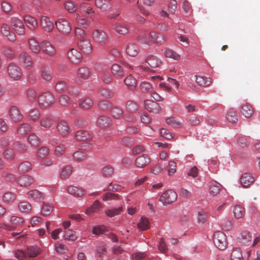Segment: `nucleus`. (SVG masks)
<instances>
[{
    "label": "nucleus",
    "mask_w": 260,
    "mask_h": 260,
    "mask_svg": "<svg viewBox=\"0 0 260 260\" xmlns=\"http://www.w3.org/2000/svg\"><path fill=\"white\" fill-rule=\"evenodd\" d=\"M38 102L41 107L46 108L51 106L54 103L55 98L51 92H46L38 96Z\"/></svg>",
    "instance_id": "1"
},
{
    "label": "nucleus",
    "mask_w": 260,
    "mask_h": 260,
    "mask_svg": "<svg viewBox=\"0 0 260 260\" xmlns=\"http://www.w3.org/2000/svg\"><path fill=\"white\" fill-rule=\"evenodd\" d=\"M213 242L219 249H225L228 244L225 235L220 231L215 232L213 235Z\"/></svg>",
    "instance_id": "2"
},
{
    "label": "nucleus",
    "mask_w": 260,
    "mask_h": 260,
    "mask_svg": "<svg viewBox=\"0 0 260 260\" xmlns=\"http://www.w3.org/2000/svg\"><path fill=\"white\" fill-rule=\"evenodd\" d=\"M55 24L57 29L61 34L68 35L71 31V24L66 19L59 18L55 21Z\"/></svg>",
    "instance_id": "3"
},
{
    "label": "nucleus",
    "mask_w": 260,
    "mask_h": 260,
    "mask_svg": "<svg viewBox=\"0 0 260 260\" xmlns=\"http://www.w3.org/2000/svg\"><path fill=\"white\" fill-rule=\"evenodd\" d=\"M10 224L7 223H3L4 229L8 231H13L17 227L23 224L24 219L19 216H12L10 219Z\"/></svg>",
    "instance_id": "4"
},
{
    "label": "nucleus",
    "mask_w": 260,
    "mask_h": 260,
    "mask_svg": "<svg viewBox=\"0 0 260 260\" xmlns=\"http://www.w3.org/2000/svg\"><path fill=\"white\" fill-rule=\"evenodd\" d=\"M7 71L9 77L14 80H19L22 75L21 69L14 63H11L8 66Z\"/></svg>",
    "instance_id": "5"
},
{
    "label": "nucleus",
    "mask_w": 260,
    "mask_h": 260,
    "mask_svg": "<svg viewBox=\"0 0 260 260\" xmlns=\"http://www.w3.org/2000/svg\"><path fill=\"white\" fill-rule=\"evenodd\" d=\"M177 198V193L172 190H168L160 196L159 201L164 205H167L175 202Z\"/></svg>",
    "instance_id": "6"
},
{
    "label": "nucleus",
    "mask_w": 260,
    "mask_h": 260,
    "mask_svg": "<svg viewBox=\"0 0 260 260\" xmlns=\"http://www.w3.org/2000/svg\"><path fill=\"white\" fill-rule=\"evenodd\" d=\"M10 23L17 34L23 35L25 34L24 25L20 19L15 17H12Z\"/></svg>",
    "instance_id": "7"
},
{
    "label": "nucleus",
    "mask_w": 260,
    "mask_h": 260,
    "mask_svg": "<svg viewBox=\"0 0 260 260\" xmlns=\"http://www.w3.org/2000/svg\"><path fill=\"white\" fill-rule=\"evenodd\" d=\"M9 116L10 120L14 123L21 121L23 117L20 110L16 106H12L10 108Z\"/></svg>",
    "instance_id": "8"
},
{
    "label": "nucleus",
    "mask_w": 260,
    "mask_h": 260,
    "mask_svg": "<svg viewBox=\"0 0 260 260\" xmlns=\"http://www.w3.org/2000/svg\"><path fill=\"white\" fill-rule=\"evenodd\" d=\"M56 128L59 134L62 137L67 136L71 132L69 123L64 120H61L57 123Z\"/></svg>",
    "instance_id": "9"
},
{
    "label": "nucleus",
    "mask_w": 260,
    "mask_h": 260,
    "mask_svg": "<svg viewBox=\"0 0 260 260\" xmlns=\"http://www.w3.org/2000/svg\"><path fill=\"white\" fill-rule=\"evenodd\" d=\"M93 39L101 44H105L108 38L106 33L101 29H95L92 32Z\"/></svg>",
    "instance_id": "10"
},
{
    "label": "nucleus",
    "mask_w": 260,
    "mask_h": 260,
    "mask_svg": "<svg viewBox=\"0 0 260 260\" xmlns=\"http://www.w3.org/2000/svg\"><path fill=\"white\" fill-rule=\"evenodd\" d=\"M18 61L26 67H30L32 65V60L30 55L26 52L21 51L18 56Z\"/></svg>",
    "instance_id": "11"
},
{
    "label": "nucleus",
    "mask_w": 260,
    "mask_h": 260,
    "mask_svg": "<svg viewBox=\"0 0 260 260\" xmlns=\"http://www.w3.org/2000/svg\"><path fill=\"white\" fill-rule=\"evenodd\" d=\"M1 34L7 37V38L11 41H14L16 40L15 34L11 30L10 26L5 23H3L1 25Z\"/></svg>",
    "instance_id": "12"
},
{
    "label": "nucleus",
    "mask_w": 260,
    "mask_h": 260,
    "mask_svg": "<svg viewBox=\"0 0 260 260\" xmlns=\"http://www.w3.org/2000/svg\"><path fill=\"white\" fill-rule=\"evenodd\" d=\"M40 21L41 27L45 31L50 32L53 30L54 23L48 17L42 16L40 18Z\"/></svg>",
    "instance_id": "13"
},
{
    "label": "nucleus",
    "mask_w": 260,
    "mask_h": 260,
    "mask_svg": "<svg viewBox=\"0 0 260 260\" xmlns=\"http://www.w3.org/2000/svg\"><path fill=\"white\" fill-rule=\"evenodd\" d=\"M78 45L80 50L84 53L89 54L92 52V45L88 39L84 38L81 39L79 41Z\"/></svg>",
    "instance_id": "14"
},
{
    "label": "nucleus",
    "mask_w": 260,
    "mask_h": 260,
    "mask_svg": "<svg viewBox=\"0 0 260 260\" xmlns=\"http://www.w3.org/2000/svg\"><path fill=\"white\" fill-rule=\"evenodd\" d=\"M68 56L70 60L75 64L79 63L82 58L80 52L74 48H72L69 51Z\"/></svg>",
    "instance_id": "15"
},
{
    "label": "nucleus",
    "mask_w": 260,
    "mask_h": 260,
    "mask_svg": "<svg viewBox=\"0 0 260 260\" xmlns=\"http://www.w3.org/2000/svg\"><path fill=\"white\" fill-rule=\"evenodd\" d=\"M42 47L43 52L47 55L52 56L56 54V49L54 46L48 41H43Z\"/></svg>",
    "instance_id": "16"
},
{
    "label": "nucleus",
    "mask_w": 260,
    "mask_h": 260,
    "mask_svg": "<svg viewBox=\"0 0 260 260\" xmlns=\"http://www.w3.org/2000/svg\"><path fill=\"white\" fill-rule=\"evenodd\" d=\"M144 107L148 111L153 113H158L161 111V107L159 104L151 100L145 101Z\"/></svg>",
    "instance_id": "17"
},
{
    "label": "nucleus",
    "mask_w": 260,
    "mask_h": 260,
    "mask_svg": "<svg viewBox=\"0 0 260 260\" xmlns=\"http://www.w3.org/2000/svg\"><path fill=\"white\" fill-rule=\"evenodd\" d=\"M114 30L118 34L124 35L128 32L129 27L127 24L122 22H116L113 25Z\"/></svg>",
    "instance_id": "18"
},
{
    "label": "nucleus",
    "mask_w": 260,
    "mask_h": 260,
    "mask_svg": "<svg viewBox=\"0 0 260 260\" xmlns=\"http://www.w3.org/2000/svg\"><path fill=\"white\" fill-rule=\"evenodd\" d=\"M24 21L28 28L31 30H35L38 27L37 20L29 15H25L23 16Z\"/></svg>",
    "instance_id": "19"
},
{
    "label": "nucleus",
    "mask_w": 260,
    "mask_h": 260,
    "mask_svg": "<svg viewBox=\"0 0 260 260\" xmlns=\"http://www.w3.org/2000/svg\"><path fill=\"white\" fill-rule=\"evenodd\" d=\"M253 109L252 106L247 103H243L241 106L240 112L245 117H250L253 114Z\"/></svg>",
    "instance_id": "20"
},
{
    "label": "nucleus",
    "mask_w": 260,
    "mask_h": 260,
    "mask_svg": "<svg viewBox=\"0 0 260 260\" xmlns=\"http://www.w3.org/2000/svg\"><path fill=\"white\" fill-rule=\"evenodd\" d=\"M32 129L31 126L27 123H23L19 124L16 129L17 134L23 136L30 132Z\"/></svg>",
    "instance_id": "21"
},
{
    "label": "nucleus",
    "mask_w": 260,
    "mask_h": 260,
    "mask_svg": "<svg viewBox=\"0 0 260 260\" xmlns=\"http://www.w3.org/2000/svg\"><path fill=\"white\" fill-rule=\"evenodd\" d=\"M145 62L153 68H158L161 64V61L157 56L153 55H148L146 57Z\"/></svg>",
    "instance_id": "22"
},
{
    "label": "nucleus",
    "mask_w": 260,
    "mask_h": 260,
    "mask_svg": "<svg viewBox=\"0 0 260 260\" xmlns=\"http://www.w3.org/2000/svg\"><path fill=\"white\" fill-rule=\"evenodd\" d=\"M125 51L127 55L131 57H135L139 53V47L135 43L130 42L127 44Z\"/></svg>",
    "instance_id": "23"
},
{
    "label": "nucleus",
    "mask_w": 260,
    "mask_h": 260,
    "mask_svg": "<svg viewBox=\"0 0 260 260\" xmlns=\"http://www.w3.org/2000/svg\"><path fill=\"white\" fill-rule=\"evenodd\" d=\"M111 71L113 76L118 79H122L124 75L122 68L116 63L112 66Z\"/></svg>",
    "instance_id": "24"
},
{
    "label": "nucleus",
    "mask_w": 260,
    "mask_h": 260,
    "mask_svg": "<svg viewBox=\"0 0 260 260\" xmlns=\"http://www.w3.org/2000/svg\"><path fill=\"white\" fill-rule=\"evenodd\" d=\"M26 197L37 202H40L44 199L43 193L37 189H33L28 191L26 193Z\"/></svg>",
    "instance_id": "25"
},
{
    "label": "nucleus",
    "mask_w": 260,
    "mask_h": 260,
    "mask_svg": "<svg viewBox=\"0 0 260 260\" xmlns=\"http://www.w3.org/2000/svg\"><path fill=\"white\" fill-rule=\"evenodd\" d=\"M150 158L146 154L138 157L135 160V165L138 168H142L146 166L150 162Z\"/></svg>",
    "instance_id": "26"
},
{
    "label": "nucleus",
    "mask_w": 260,
    "mask_h": 260,
    "mask_svg": "<svg viewBox=\"0 0 260 260\" xmlns=\"http://www.w3.org/2000/svg\"><path fill=\"white\" fill-rule=\"evenodd\" d=\"M28 44L29 49L31 51L36 54L40 52L41 47L39 42L34 38H30L28 40Z\"/></svg>",
    "instance_id": "27"
},
{
    "label": "nucleus",
    "mask_w": 260,
    "mask_h": 260,
    "mask_svg": "<svg viewBox=\"0 0 260 260\" xmlns=\"http://www.w3.org/2000/svg\"><path fill=\"white\" fill-rule=\"evenodd\" d=\"M25 251L27 257H35L40 253L41 249L37 245H32L27 247Z\"/></svg>",
    "instance_id": "28"
},
{
    "label": "nucleus",
    "mask_w": 260,
    "mask_h": 260,
    "mask_svg": "<svg viewBox=\"0 0 260 260\" xmlns=\"http://www.w3.org/2000/svg\"><path fill=\"white\" fill-rule=\"evenodd\" d=\"M17 182L21 186L26 187L33 183L34 179L29 175H24L18 178Z\"/></svg>",
    "instance_id": "29"
},
{
    "label": "nucleus",
    "mask_w": 260,
    "mask_h": 260,
    "mask_svg": "<svg viewBox=\"0 0 260 260\" xmlns=\"http://www.w3.org/2000/svg\"><path fill=\"white\" fill-rule=\"evenodd\" d=\"M75 138L78 141H87L91 139V136L87 131L80 130L76 132Z\"/></svg>",
    "instance_id": "30"
},
{
    "label": "nucleus",
    "mask_w": 260,
    "mask_h": 260,
    "mask_svg": "<svg viewBox=\"0 0 260 260\" xmlns=\"http://www.w3.org/2000/svg\"><path fill=\"white\" fill-rule=\"evenodd\" d=\"M112 0H95V6L103 11H107L111 8V2Z\"/></svg>",
    "instance_id": "31"
},
{
    "label": "nucleus",
    "mask_w": 260,
    "mask_h": 260,
    "mask_svg": "<svg viewBox=\"0 0 260 260\" xmlns=\"http://www.w3.org/2000/svg\"><path fill=\"white\" fill-rule=\"evenodd\" d=\"M254 181V178L248 173H244L240 178V182L244 187L249 186Z\"/></svg>",
    "instance_id": "32"
},
{
    "label": "nucleus",
    "mask_w": 260,
    "mask_h": 260,
    "mask_svg": "<svg viewBox=\"0 0 260 260\" xmlns=\"http://www.w3.org/2000/svg\"><path fill=\"white\" fill-rule=\"evenodd\" d=\"M221 185L215 181L210 182L209 184V193L212 196H215L218 194L221 190Z\"/></svg>",
    "instance_id": "33"
},
{
    "label": "nucleus",
    "mask_w": 260,
    "mask_h": 260,
    "mask_svg": "<svg viewBox=\"0 0 260 260\" xmlns=\"http://www.w3.org/2000/svg\"><path fill=\"white\" fill-rule=\"evenodd\" d=\"M68 192L76 197H81L85 194V191L76 186H70L67 188Z\"/></svg>",
    "instance_id": "34"
},
{
    "label": "nucleus",
    "mask_w": 260,
    "mask_h": 260,
    "mask_svg": "<svg viewBox=\"0 0 260 260\" xmlns=\"http://www.w3.org/2000/svg\"><path fill=\"white\" fill-rule=\"evenodd\" d=\"M138 42L142 44L150 45L152 44V31L140 35L138 37Z\"/></svg>",
    "instance_id": "35"
},
{
    "label": "nucleus",
    "mask_w": 260,
    "mask_h": 260,
    "mask_svg": "<svg viewBox=\"0 0 260 260\" xmlns=\"http://www.w3.org/2000/svg\"><path fill=\"white\" fill-rule=\"evenodd\" d=\"M164 54L165 57L170 58L176 60H179L181 57L180 55L174 50L169 48H166L164 49Z\"/></svg>",
    "instance_id": "36"
},
{
    "label": "nucleus",
    "mask_w": 260,
    "mask_h": 260,
    "mask_svg": "<svg viewBox=\"0 0 260 260\" xmlns=\"http://www.w3.org/2000/svg\"><path fill=\"white\" fill-rule=\"evenodd\" d=\"M124 82L127 88L133 90L137 86V80L131 75H128L124 80Z\"/></svg>",
    "instance_id": "37"
},
{
    "label": "nucleus",
    "mask_w": 260,
    "mask_h": 260,
    "mask_svg": "<svg viewBox=\"0 0 260 260\" xmlns=\"http://www.w3.org/2000/svg\"><path fill=\"white\" fill-rule=\"evenodd\" d=\"M111 123V119L106 116H100L96 121V124L98 126L104 127L109 126Z\"/></svg>",
    "instance_id": "38"
},
{
    "label": "nucleus",
    "mask_w": 260,
    "mask_h": 260,
    "mask_svg": "<svg viewBox=\"0 0 260 260\" xmlns=\"http://www.w3.org/2000/svg\"><path fill=\"white\" fill-rule=\"evenodd\" d=\"M252 238V235L248 231L242 232L238 238L239 242L243 244L251 241Z\"/></svg>",
    "instance_id": "39"
},
{
    "label": "nucleus",
    "mask_w": 260,
    "mask_h": 260,
    "mask_svg": "<svg viewBox=\"0 0 260 260\" xmlns=\"http://www.w3.org/2000/svg\"><path fill=\"white\" fill-rule=\"evenodd\" d=\"M53 206L52 204L44 202L41 210V214L43 216L49 215L53 211Z\"/></svg>",
    "instance_id": "40"
},
{
    "label": "nucleus",
    "mask_w": 260,
    "mask_h": 260,
    "mask_svg": "<svg viewBox=\"0 0 260 260\" xmlns=\"http://www.w3.org/2000/svg\"><path fill=\"white\" fill-rule=\"evenodd\" d=\"M15 199V194L13 192L10 191L5 192L2 197V200L3 202L7 205L11 204L14 202Z\"/></svg>",
    "instance_id": "41"
},
{
    "label": "nucleus",
    "mask_w": 260,
    "mask_h": 260,
    "mask_svg": "<svg viewBox=\"0 0 260 260\" xmlns=\"http://www.w3.org/2000/svg\"><path fill=\"white\" fill-rule=\"evenodd\" d=\"M196 81L198 85L205 87L209 86L212 83L211 78L200 76H196Z\"/></svg>",
    "instance_id": "42"
},
{
    "label": "nucleus",
    "mask_w": 260,
    "mask_h": 260,
    "mask_svg": "<svg viewBox=\"0 0 260 260\" xmlns=\"http://www.w3.org/2000/svg\"><path fill=\"white\" fill-rule=\"evenodd\" d=\"M41 77L46 81H50L52 79V74L49 67H43L41 70Z\"/></svg>",
    "instance_id": "43"
},
{
    "label": "nucleus",
    "mask_w": 260,
    "mask_h": 260,
    "mask_svg": "<svg viewBox=\"0 0 260 260\" xmlns=\"http://www.w3.org/2000/svg\"><path fill=\"white\" fill-rule=\"evenodd\" d=\"M64 9L69 13H74L78 9L77 4L72 1H67L64 2Z\"/></svg>",
    "instance_id": "44"
},
{
    "label": "nucleus",
    "mask_w": 260,
    "mask_h": 260,
    "mask_svg": "<svg viewBox=\"0 0 260 260\" xmlns=\"http://www.w3.org/2000/svg\"><path fill=\"white\" fill-rule=\"evenodd\" d=\"M27 142L31 147L35 148L40 145V138L34 133H31L29 135Z\"/></svg>",
    "instance_id": "45"
},
{
    "label": "nucleus",
    "mask_w": 260,
    "mask_h": 260,
    "mask_svg": "<svg viewBox=\"0 0 260 260\" xmlns=\"http://www.w3.org/2000/svg\"><path fill=\"white\" fill-rule=\"evenodd\" d=\"M138 229L140 231H145L150 228V222L148 218L142 217L137 224Z\"/></svg>",
    "instance_id": "46"
},
{
    "label": "nucleus",
    "mask_w": 260,
    "mask_h": 260,
    "mask_svg": "<svg viewBox=\"0 0 260 260\" xmlns=\"http://www.w3.org/2000/svg\"><path fill=\"white\" fill-rule=\"evenodd\" d=\"M19 210L24 213H29L31 210V205L27 201H21L18 205Z\"/></svg>",
    "instance_id": "47"
},
{
    "label": "nucleus",
    "mask_w": 260,
    "mask_h": 260,
    "mask_svg": "<svg viewBox=\"0 0 260 260\" xmlns=\"http://www.w3.org/2000/svg\"><path fill=\"white\" fill-rule=\"evenodd\" d=\"M101 208H102V205L98 200H96L90 207L86 209V213L88 215H90L92 213L97 212Z\"/></svg>",
    "instance_id": "48"
},
{
    "label": "nucleus",
    "mask_w": 260,
    "mask_h": 260,
    "mask_svg": "<svg viewBox=\"0 0 260 260\" xmlns=\"http://www.w3.org/2000/svg\"><path fill=\"white\" fill-rule=\"evenodd\" d=\"M39 123L41 127L48 129L52 126L53 120L51 117L46 116L41 118Z\"/></svg>",
    "instance_id": "49"
},
{
    "label": "nucleus",
    "mask_w": 260,
    "mask_h": 260,
    "mask_svg": "<svg viewBox=\"0 0 260 260\" xmlns=\"http://www.w3.org/2000/svg\"><path fill=\"white\" fill-rule=\"evenodd\" d=\"M91 74L90 69L87 67H82L80 68L77 72V75L79 77L82 79H87Z\"/></svg>",
    "instance_id": "50"
},
{
    "label": "nucleus",
    "mask_w": 260,
    "mask_h": 260,
    "mask_svg": "<svg viewBox=\"0 0 260 260\" xmlns=\"http://www.w3.org/2000/svg\"><path fill=\"white\" fill-rule=\"evenodd\" d=\"M93 102L89 98H83L79 102V106L84 109H89L92 106Z\"/></svg>",
    "instance_id": "51"
},
{
    "label": "nucleus",
    "mask_w": 260,
    "mask_h": 260,
    "mask_svg": "<svg viewBox=\"0 0 260 260\" xmlns=\"http://www.w3.org/2000/svg\"><path fill=\"white\" fill-rule=\"evenodd\" d=\"M73 159L78 162H83L87 159L86 154L82 151H77L73 155Z\"/></svg>",
    "instance_id": "52"
},
{
    "label": "nucleus",
    "mask_w": 260,
    "mask_h": 260,
    "mask_svg": "<svg viewBox=\"0 0 260 260\" xmlns=\"http://www.w3.org/2000/svg\"><path fill=\"white\" fill-rule=\"evenodd\" d=\"M168 175L171 176L174 175L177 171V164L174 160H170L166 167Z\"/></svg>",
    "instance_id": "53"
},
{
    "label": "nucleus",
    "mask_w": 260,
    "mask_h": 260,
    "mask_svg": "<svg viewBox=\"0 0 260 260\" xmlns=\"http://www.w3.org/2000/svg\"><path fill=\"white\" fill-rule=\"evenodd\" d=\"M55 89L58 92H63L68 91L69 86L65 81H59L55 84Z\"/></svg>",
    "instance_id": "54"
},
{
    "label": "nucleus",
    "mask_w": 260,
    "mask_h": 260,
    "mask_svg": "<svg viewBox=\"0 0 260 260\" xmlns=\"http://www.w3.org/2000/svg\"><path fill=\"white\" fill-rule=\"evenodd\" d=\"M233 213L236 218H241L245 214V210L241 205H236L234 208Z\"/></svg>",
    "instance_id": "55"
},
{
    "label": "nucleus",
    "mask_w": 260,
    "mask_h": 260,
    "mask_svg": "<svg viewBox=\"0 0 260 260\" xmlns=\"http://www.w3.org/2000/svg\"><path fill=\"white\" fill-rule=\"evenodd\" d=\"M1 9L2 11L8 14H12L14 12L12 10L11 4L6 1H3L1 4Z\"/></svg>",
    "instance_id": "56"
},
{
    "label": "nucleus",
    "mask_w": 260,
    "mask_h": 260,
    "mask_svg": "<svg viewBox=\"0 0 260 260\" xmlns=\"http://www.w3.org/2000/svg\"><path fill=\"white\" fill-rule=\"evenodd\" d=\"M226 119L232 123H235L238 121V116L234 109H231L228 111Z\"/></svg>",
    "instance_id": "57"
},
{
    "label": "nucleus",
    "mask_w": 260,
    "mask_h": 260,
    "mask_svg": "<svg viewBox=\"0 0 260 260\" xmlns=\"http://www.w3.org/2000/svg\"><path fill=\"white\" fill-rule=\"evenodd\" d=\"M122 210V206L118 208H114L111 209H107L105 211V214L110 217H114L119 214Z\"/></svg>",
    "instance_id": "58"
},
{
    "label": "nucleus",
    "mask_w": 260,
    "mask_h": 260,
    "mask_svg": "<svg viewBox=\"0 0 260 260\" xmlns=\"http://www.w3.org/2000/svg\"><path fill=\"white\" fill-rule=\"evenodd\" d=\"M40 111L37 108H34L29 112L28 118L30 120L35 122L40 118Z\"/></svg>",
    "instance_id": "59"
},
{
    "label": "nucleus",
    "mask_w": 260,
    "mask_h": 260,
    "mask_svg": "<svg viewBox=\"0 0 260 260\" xmlns=\"http://www.w3.org/2000/svg\"><path fill=\"white\" fill-rule=\"evenodd\" d=\"M72 172V167L69 165L66 166L61 169L60 176L62 179H66L70 176Z\"/></svg>",
    "instance_id": "60"
},
{
    "label": "nucleus",
    "mask_w": 260,
    "mask_h": 260,
    "mask_svg": "<svg viewBox=\"0 0 260 260\" xmlns=\"http://www.w3.org/2000/svg\"><path fill=\"white\" fill-rule=\"evenodd\" d=\"M231 258V260H242V254L240 248H235L233 249Z\"/></svg>",
    "instance_id": "61"
},
{
    "label": "nucleus",
    "mask_w": 260,
    "mask_h": 260,
    "mask_svg": "<svg viewBox=\"0 0 260 260\" xmlns=\"http://www.w3.org/2000/svg\"><path fill=\"white\" fill-rule=\"evenodd\" d=\"M166 122L168 124L174 127L179 128L182 126V122L175 117H171L167 118Z\"/></svg>",
    "instance_id": "62"
},
{
    "label": "nucleus",
    "mask_w": 260,
    "mask_h": 260,
    "mask_svg": "<svg viewBox=\"0 0 260 260\" xmlns=\"http://www.w3.org/2000/svg\"><path fill=\"white\" fill-rule=\"evenodd\" d=\"M63 238L64 240L68 241H75L77 239V236L75 232L72 230H68L64 232Z\"/></svg>",
    "instance_id": "63"
},
{
    "label": "nucleus",
    "mask_w": 260,
    "mask_h": 260,
    "mask_svg": "<svg viewBox=\"0 0 260 260\" xmlns=\"http://www.w3.org/2000/svg\"><path fill=\"white\" fill-rule=\"evenodd\" d=\"M76 22L78 25L83 27H87L90 25V22L87 19L80 17L78 14L76 18Z\"/></svg>",
    "instance_id": "64"
}]
</instances>
